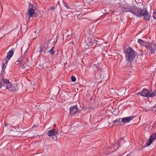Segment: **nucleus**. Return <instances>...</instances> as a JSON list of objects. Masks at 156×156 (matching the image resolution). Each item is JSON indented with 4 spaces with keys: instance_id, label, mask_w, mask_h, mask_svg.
I'll use <instances>...</instances> for the list:
<instances>
[{
    "instance_id": "obj_1",
    "label": "nucleus",
    "mask_w": 156,
    "mask_h": 156,
    "mask_svg": "<svg viewBox=\"0 0 156 156\" xmlns=\"http://www.w3.org/2000/svg\"><path fill=\"white\" fill-rule=\"evenodd\" d=\"M123 11L130 12L138 17H140L143 16L145 20L150 21V16L146 9H141L135 6H130L129 5H126L124 6Z\"/></svg>"
},
{
    "instance_id": "obj_2",
    "label": "nucleus",
    "mask_w": 156,
    "mask_h": 156,
    "mask_svg": "<svg viewBox=\"0 0 156 156\" xmlns=\"http://www.w3.org/2000/svg\"><path fill=\"white\" fill-rule=\"evenodd\" d=\"M123 52L126 61L130 63H132L133 61L137 55L136 52L130 47L126 48H124Z\"/></svg>"
},
{
    "instance_id": "obj_3",
    "label": "nucleus",
    "mask_w": 156,
    "mask_h": 156,
    "mask_svg": "<svg viewBox=\"0 0 156 156\" xmlns=\"http://www.w3.org/2000/svg\"><path fill=\"white\" fill-rule=\"evenodd\" d=\"M35 8L33 5H30L28 7V13L26 15L28 16L29 18L31 17L34 18L38 16V14L34 12V10Z\"/></svg>"
},
{
    "instance_id": "obj_4",
    "label": "nucleus",
    "mask_w": 156,
    "mask_h": 156,
    "mask_svg": "<svg viewBox=\"0 0 156 156\" xmlns=\"http://www.w3.org/2000/svg\"><path fill=\"white\" fill-rule=\"evenodd\" d=\"M88 41L90 44L91 46H94L97 44L98 47L102 45V44H98L99 41L95 40L93 37L92 38L91 35H90L88 38Z\"/></svg>"
},
{
    "instance_id": "obj_5",
    "label": "nucleus",
    "mask_w": 156,
    "mask_h": 156,
    "mask_svg": "<svg viewBox=\"0 0 156 156\" xmlns=\"http://www.w3.org/2000/svg\"><path fill=\"white\" fill-rule=\"evenodd\" d=\"M146 48L148 50H150L151 54H154L155 51V45L154 44H149V45L146 46Z\"/></svg>"
},
{
    "instance_id": "obj_6",
    "label": "nucleus",
    "mask_w": 156,
    "mask_h": 156,
    "mask_svg": "<svg viewBox=\"0 0 156 156\" xmlns=\"http://www.w3.org/2000/svg\"><path fill=\"white\" fill-rule=\"evenodd\" d=\"M47 135L49 136L52 135H59L58 130V129H51L47 132Z\"/></svg>"
},
{
    "instance_id": "obj_7",
    "label": "nucleus",
    "mask_w": 156,
    "mask_h": 156,
    "mask_svg": "<svg viewBox=\"0 0 156 156\" xmlns=\"http://www.w3.org/2000/svg\"><path fill=\"white\" fill-rule=\"evenodd\" d=\"M69 113L70 114L75 113L78 110V107L77 105H75L69 108Z\"/></svg>"
},
{
    "instance_id": "obj_8",
    "label": "nucleus",
    "mask_w": 156,
    "mask_h": 156,
    "mask_svg": "<svg viewBox=\"0 0 156 156\" xmlns=\"http://www.w3.org/2000/svg\"><path fill=\"white\" fill-rule=\"evenodd\" d=\"M135 116L132 115L122 118V122L123 123L129 122L130 121L133 119Z\"/></svg>"
},
{
    "instance_id": "obj_9",
    "label": "nucleus",
    "mask_w": 156,
    "mask_h": 156,
    "mask_svg": "<svg viewBox=\"0 0 156 156\" xmlns=\"http://www.w3.org/2000/svg\"><path fill=\"white\" fill-rule=\"evenodd\" d=\"M14 54V51L12 49L10 50L7 53V55L6 58H5L4 59H6V60H8L9 61L10 58L12 57L13 56Z\"/></svg>"
},
{
    "instance_id": "obj_10",
    "label": "nucleus",
    "mask_w": 156,
    "mask_h": 156,
    "mask_svg": "<svg viewBox=\"0 0 156 156\" xmlns=\"http://www.w3.org/2000/svg\"><path fill=\"white\" fill-rule=\"evenodd\" d=\"M149 91L145 88H144L141 91V96L144 97H148V93Z\"/></svg>"
},
{
    "instance_id": "obj_11",
    "label": "nucleus",
    "mask_w": 156,
    "mask_h": 156,
    "mask_svg": "<svg viewBox=\"0 0 156 156\" xmlns=\"http://www.w3.org/2000/svg\"><path fill=\"white\" fill-rule=\"evenodd\" d=\"M6 89H8L12 92L15 91L17 90L16 88L15 85H12L11 83V85H10L9 86H8L7 87H6Z\"/></svg>"
},
{
    "instance_id": "obj_12",
    "label": "nucleus",
    "mask_w": 156,
    "mask_h": 156,
    "mask_svg": "<svg viewBox=\"0 0 156 156\" xmlns=\"http://www.w3.org/2000/svg\"><path fill=\"white\" fill-rule=\"evenodd\" d=\"M2 81L3 83L5 84L4 86H6V87H8V86H9V85H11V83H10L8 80L5 78H3Z\"/></svg>"
},
{
    "instance_id": "obj_13",
    "label": "nucleus",
    "mask_w": 156,
    "mask_h": 156,
    "mask_svg": "<svg viewBox=\"0 0 156 156\" xmlns=\"http://www.w3.org/2000/svg\"><path fill=\"white\" fill-rule=\"evenodd\" d=\"M137 42L140 44L141 45L145 46L146 47V46L148 45H147V42L145 41H144L141 39H138Z\"/></svg>"
},
{
    "instance_id": "obj_14",
    "label": "nucleus",
    "mask_w": 156,
    "mask_h": 156,
    "mask_svg": "<svg viewBox=\"0 0 156 156\" xmlns=\"http://www.w3.org/2000/svg\"><path fill=\"white\" fill-rule=\"evenodd\" d=\"M9 61L8 60L4 59L2 61V69H5L6 67L7 64Z\"/></svg>"
},
{
    "instance_id": "obj_15",
    "label": "nucleus",
    "mask_w": 156,
    "mask_h": 156,
    "mask_svg": "<svg viewBox=\"0 0 156 156\" xmlns=\"http://www.w3.org/2000/svg\"><path fill=\"white\" fill-rule=\"evenodd\" d=\"M25 59H26V58H25V55H22L20 57V59L17 60V61H16V62H20L21 63H24L25 62H24V60Z\"/></svg>"
},
{
    "instance_id": "obj_16",
    "label": "nucleus",
    "mask_w": 156,
    "mask_h": 156,
    "mask_svg": "<svg viewBox=\"0 0 156 156\" xmlns=\"http://www.w3.org/2000/svg\"><path fill=\"white\" fill-rule=\"evenodd\" d=\"M148 95V98L153 97L156 95V91L155 90H154L152 92L150 93V91L149 90Z\"/></svg>"
},
{
    "instance_id": "obj_17",
    "label": "nucleus",
    "mask_w": 156,
    "mask_h": 156,
    "mask_svg": "<svg viewBox=\"0 0 156 156\" xmlns=\"http://www.w3.org/2000/svg\"><path fill=\"white\" fill-rule=\"evenodd\" d=\"M55 48V47L54 46L51 49L48 51V53L51 55H54L55 54V51H54Z\"/></svg>"
},
{
    "instance_id": "obj_18",
    "label": "nucleus",
    "mask_w": 156,
    "mask_h": 156,
    "mask_svg": "<svg viewBox=\"0 0 156 156\" xmlns=\"http://www.w3.org/2000/svg\"><path fill=\"white\" fill-rule=\"evenodd\" d=\"M51 136H52V139L54 140H56L57 138L59 137V135H52Z\"/></svg>"
},
{
    "instance_id": "obj_19",
    "label": "nucleus",
    "mask_w": 156,
    "mask_h": 156,
    "mask_svg": "<svg viewBox=\"0 0 156 156\" xmlns=\"http://www.w3.org/2000/svg\"><path fill=\"white\" fill-rule=\"evenodd\" d=\"M71 80L72 82H74L76 81V79L75 76H72L71 77Z\"/></svg>"
},
{
    "instance_id": "obj_20",
    "label": "nucleus",
    "mask_w": 156,
    "mask_h": 156,
    "mask_svg": "<svg viewBox=\"0 0 156 156\" xmlns=\"http://www.w3.org/2000/svg\"><path fill=\"white\" fill-rule=\"evenodd\" d=\"M64 5L65 7L67 9H71L69 7L68 5L66 3H64Z\"/></svg>"
},
{
    "instance_id": "obj_21",
    "label": "nucleus",
    "mask_w": 156,
    "mask_h": 156,
    "mask_svg": "<svg viewBox=\"0 0 156 156\" xmlns=\"http://www.w3.org/2000/svg\"><path fill=\"white\" fill-rule=\"evenodd\" d=\"M153 17L154 19L156 20V10L155 12H154Z\"/></svg>"
},
{
    "instance_id": "obj_22",
    "label": "nucleus",
    "mask_w": 156,
    "mask_h": 156,
    "mask_svg": "<svg viewBox=\"0 0 156 156\" xmlns=\"http://www.w3.org/2000/svg\"><path fill=\"white\" fill-rule=\"evenodd\" d=\"M4 85L5 84L3 83L2 82L0 83V88H1L2 87H4L5 86Z\"/></svg>"
},
{
    "instance_id": "obj_23",
    "label": "nucleus",
    "mask_w": 156,
    "mask_h": 156,
    "mask_svg": "<svg viewBox=\"0 0 156 156\" xmlns=\"http://www.w3.org/2000/svg\"><path fill=\"white\" fill-rule=\"evenodd\" d=\"M109 13L108 12H107V10L105 9L104 10V14H107Z\"/></svg>"
},
{
    "instance_id": "obj_24",
    "label": "nucleus",
    "mask_w": 156,
    "mask_h": 156,
    "mask_svg": "<svg viewBox=\"0 0 156 156\" xmlns=\"http://www.w3.org/2000/svg\"><path fill=\"white\" fill-rule=\"evenodd\" d=\"M117 120L118 121V122H122V119H117Z\"/></svg>"
},
{
    "instance_id": "obj_25",
    "label": "nucleus",
    "mask_w": 156,
    "mask_h": 156,
    "mask_svg": "<svg viewBox=\"0 0 156 156\" xmlns=\"http://www.w3.org/2000/svg\"><path fill=\"white\" fill-rule=\"evenodd\" d=\"M136 94L137 95H140L141 96V91L140 92L138 93H137Z\"/></svg>"
},
{
    "instance_id": "obj_26",
    "label": "nucleus",
    "mask_w": 156,
    "mask_h": 156,
    "mask_svg": "<svg viewBox=\"0 0 156 156\" xmlns=\"http://www.w3.org/2000/svg\"><path fill=\"white\" fill-rule=\"evenodd\" d=\"M117 122H118V121L117 120H115L113 121V123H117Z\"/></svg>"
},
{
    "instance_id": "obj_27",
    "label": "nucleus",
    "mask_w": 156,
    "mask_h": 156,
    "mask_svg": "<svg viewBox=\"0 0 156 156\" xmlns=\"http://www.w3.org/2000/svg\"><path fill=\"white\" fill-rule=\"evenodd\" d=\"M54 6H51L49 8L50 9H52V10H53L54 9Z\"/></svg>"
},
{
    "instance_id": "obj_28",
    "label": "nucleus",
    "mask_w": 156,
    "mask_h": 156,
    "mask_svg": "<svg viewBox=\"0 0 156 156\" xmlns=\"http://www.w3.org/2000/svg\"><path fill=\"white\" fill-rule=\"evenodd\" d=\"M25 66H24V65H23V66L22 67V69H25Z\"/></svg>"
},
{
    "instance_id": "obj_29",
    "label": "nucleus",
    "mask_w": 156,
    "mask_h": 156,
    "mask_svg": "<svg viewBox=\"0 0 156 156\" xmlns=\"http://www.w3.org/2000/svg\"><path fill=\"white\" fill-rule=\"evenodd\" d=\"M42 50V48L41 47L40 48V50L39 52L41 51Z\"/></svg>"
},
{
    "instance_id": "obj_30",
    "label": "nucleus",
    "mask_w": 156,
    "mask_h": 156,
    "mask_svg": "<svg viewBox=\"0 0 156 156\" xmlns=\"http://www.w3.org/2000/svg\"><path fill=\"white\" fill-rule=\"evenodd\" d=\"M5 69H2V72H5Z\"/></svg>"
},
{
    "instance_id": "obj_31",
    "label": "nucleus",
    "mask_w": 156,
    "mask_h": 156,
    "mask_svg": "<svg viewBox=\"0 0 156 156\" xmlns=\"http://www.w3.org/2000/svg\"><path fill=\"white\" fill-rule=\"evenodd\" d=\"M36 31H34V32L33 33V34H36Z\"/></svg>"
},
{
    "instance_id": "obj_32",
    "label": "nucleus",
    "mask_w": 156,
    "mask_h": 156,
    "mask_svg": "<svg viewBox=\"0 0 156 156\" xmlns=\"http://www.w3.org/2000/svg\"><path fill=\"white\" fill-rule=\"evenodd\" d=\"M69 36H70V35L69 34H68V35H67V37H69Z\"/></svg>"
},
{
    "instance_id": "obj_33",
    "label": "nucleus",
    "mask_w": 156,
    "mask_h": 156,
    "mask_svg": "<svg viewBox=\"0 0 156 156\" xmlns=\"http://www.w3.org/2000/svg\"><path fill=\"white\" fill-rule=\"evenodd\" d=\"M5 127H7V124H5Z\"/></svg>"
},
{
    "instance_id": "obj_34",
    "label": "nucleus",
    "mask_w": 156,
    "mask_h": 156,
    "mask_svg": "<svg viewBox=\"0 0 156 156\" xmlns=\"http://www.w3.org/2000/svg\"><path fill=\"white\" fill-rule=\"evenodd\" d=\"M122 140V139H121L120 140H119V142Z\"/></svg>"
},
{
    "instance_id": "obj_35",
    "label": "nucleus",
    "mask_w": 156,
    "mask_h": 156,
    "mask_svg": "<svg viewBox=\"0 0 156 156\" xmlns=\"http://www.w3.org/2000/svg\"><path fill=\"white\" fill-rule=\"evenodd\" d=\"M27 52V51H26L25 52V54Z\"/></svg>"
}]
</instances>
